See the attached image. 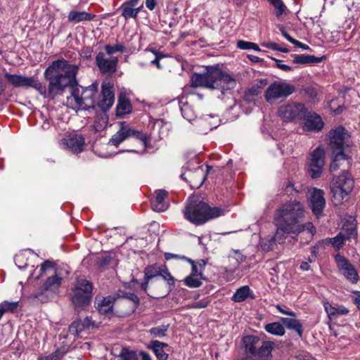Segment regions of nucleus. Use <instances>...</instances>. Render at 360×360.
Instances as JSON below:
<instances>
[{
  "mask_svg": "<svg viewBox=\"0 0 360 360\" xmlns=\"http://www.w3.org/2000/svg\"><path fill=\"white\" fill-rule=\"evenodd\" d=\"M277 10L276 16L279 17L285 13L286 6L281 0H268Z\"/></svg>",
  "mask_w": 360,
  "mask_h": 360,
  "instance_id": "44",
  "label": "nucleus"
},
{
  "mask_svg": "<svg viewBox=\"0 0 360 360\" xmlns=\"http://www.w3.org/2000/svg\"><path fill=\"white\" fill-rule=\"evenodd\" d=\"M140 356H141L142 360H151L150 355L146 352H141Z\"/></svg>",
  "mask_w": 360,
  "mask_h": 360,
  "instance_id": "64",
  "label": "nucleus"
},
{
  "mask_svg": "<svg viewBox=\"0 0 360 360\" xmlns=\"http://www.w3.org/2000/svg\"><path fill=\"white\" fill-rule=\"evenodd\" d=\"M70 65L75 68V72L74 74V82L72 84L67 85L64 89L67 87H70L71 94L67 97L66 105L68 108L77 111L80 110H86V105H84L82 102V98L80 95V88L77 86V82L76 80V75L78 70V68L76 65L70 64ZM65 90H63L64 91Z\"/></svg>",
  "mask_w": 360,
  "mask_h": 360,
  "instance_id": "12",
  "label": "nucleus"
},
{
  "mask_svg": "<svg viewBox=\"0 0 360 360\" xmlns=\"http://www.w3.org/2000/svg\"><path fill=\"white\" fill-rule=\"evenodd\" d=\"M300 226L302 227L301 231L306 230L311 234V236L314 235V233H316V229L314 226L310 222L306 223L304 224H300Z\"/></svg>",
  "mask_w": 360,
  "mask_h": 360,
  "instance_id": "51",
  "label": "nucleus"
},
{
  "mask_svg": "<svg viewBox=\"0 0 360 360\" xmlns=\"http://www.w3.org/2000/svg\"><path fill=\"white\" fill-rule=\"evenodd\" d=\"M335 262L338 269L347 280L353 283L358 281L359 276L354 266L346 258L338 255L335 256Z\"/></svg>",
  "mask_w": 360,
  "mask_h": 360,
  "instance_id": "14",
  "label": "nucleus"
},
{
  "mask_svg": "<svg viewBox=\"0 0 360 360\" xmlns=\"http://www.w3.org/2000/svg\"><path fill=\"white\" fill-rule=\"evenodd\" d=\"M220 88L219 89L229 90L233 89L236 85V80L230 75L221 70L220 76Z\"/></svg>",
  "mask_w": 360,
  "mask_h": 360,
  "instance_id": "27",
  "label": "nucleus"
},
{
  "mask_svg": "<svg viewBox=\"0 0 360 360\" xmlns=\"http://www.w3.org/2000/svg\"><path fill=\"white\" fill-rule=\"evenodd\" d=\"M323 307L330 321L335 320L339 316L346 315L349 313V310L342 305H332L330 302H325Z\"/></svg>",
  "mask_w": 360,
  "mask_h": 360,
  "instance_id": "21",
  "label": "nucleus"
},
{
  "mask_svg": "<svg viewBox=\"0 0 360 360\" xmlns=\"http://www.w3.org/2000/svg\"><path fill=\"white\" fill-rule=\"evenodd\" d=\"M281 321L287 328L295 330L300 337L302 335V326L299 321L292 318H282Z\"/></svg>",
  "mask_w": 360,
  "mask_h": 360,
  "instance_id": "28",
  "label": "nucleus"
},
{
  "mask_svg": "<svg viewBox=\"0 0 360 360\" xmlns=\"http://www.w3.org/2000/svg\"><path fill=\"white\" fill-rule=\"evenodd\" d=\"M119 357L121 358V360H139L137 354L135 352L131 351L127 348L122 349L119 354Z\"/></svg>",
  "mask_w": 360,
  "mask_h": 360,
  "instance_id": "40",
  "label": "nucleus"
},
{
  "mask_svg": "<svg viewBox=\"0 0 360 360\" xmlns=\"http://www.w3.org/2000/svg\"><path fill=\"white\" fill-rule=\"evenodd\" d=\"M52 267V263L49 261H46L40 265V273L38 276H36V279H39L41 276L44 275L45 271Z\"/></svg>",
  "mask_w": 360,
  "mask_h": 360,
  "instance_id": "49",
  "label": "nucleus"
},
{
  "mask_svg": "<svg viewBox=\"0 0 360 360\" xmlns=\"http://www.w3.org/2000/svg\"><path fill=\"white\" fill-rule=\"evenodd\" d=\"M168 329V326H160L152 328L150 330V333L152 335L155 337H163L165 335L166 332Z\"/></svg>",
  "mask_w": 360,
  "mask_h": 360,
  "instance_id": "45",
  "label": "nucleus"
},
{
  "mask_svg": "<svg viewBox=\"0 0 360 360\" xmlns=\"http://www.w3.org/2000/svg\"><path fill=\"white\" fill-rule=\"evenodd\" d=\"M161 273L160 274V276H162L165 281L168 282L172 281L174 283V278L172 276L170 273L169 272L167 268L165 265H162L161 267Z\"/></svg>",
  "mask_w": 360,
  "mask_h": 360,
  "instance_id": "48",
  "label": "nucleus"
},
{
  "mask_svg": "<svg viewBox=\"0 0 360 360\" xmlns=\"http://www.w3.org/2000/svg\"><path fill=\"white\" fill-rule=\"evenodd\" d=\"M294 86L285 82H274L265 91V100L269 103H275L278 99L285 98L294 93Z\"/></svg>",
  "mask_w": 360,
  "mask_h": 360,
  "instance_id": "9",
  "label": "nucleus"
},
{
  "mask_svg": "<svg viewBox=\"0 0 360 360\" xmlns=\"http://www.w3.org/2000/svg\"><path fill=\"white\" fill-rule=\"evenodd\" d=\"M188 262L192 264V271L191 275L196 276L197 277L202 278V271L198 268V266L195 262L188 259Z\"/></svg>",
  "mask_w": 360,
  "mask_h": 360,
  "instance_id": "47",
  "label": "nucleus"
},
{
  "mask_svg": "<svg viewBox=\"0 0 360 360\" xmlns=\"http://www.w3.org/2000/svg\"><path fill=\"white\" fill-rule=\"evenodd\" d=\"M276 309L283 314L289 315L291 316H295V314L293 311H285L281 308L280 305L276 306Z\"/></svg>",
  "mask_w": 360,
  "mask_h": 360,
  "instance_id": "60",
  "label": "nucleus"
},
{
  "mask_svg": "<svg viewBox=\"0 0 360 360\" xmlns=\"http://www.w3.org/2000/svg\"><path fill=\"white\" fill-rule=\"evenodd\" d=\"M131 104L128 101L120 100L117 106V112L119 115H123L130 112Z\"/></svg>",
  "mask_w": 360,
  "mask_h": 360,
  "instance_id": "41",
  "label": "nucleus"
},
{
  "mask_svg": "<svg viewBox=\"0 0 360 360\" xmlns=\"http://www.w3.org/2000/svg\"><path fill=\"white\" fill-rule=\"evenodd\" d=\"M224 213L225 210L210 207L197 195L189 198L184 210V217L195 225L203 224L210 220L224 215Z\"/></svg>",
  "mask_w": 360,
  "mask_h": 360,
  "instance_id": "4",
  "label": "nucleus"
},
{
  "mask_svg": "<svg viewBox=\"0 0 360 360\" xmlns=\"http://www.w3.org/2000/svg\"><path fill=\"white\" fill-rule=\"evenodd\" d=\"M122 15L125 18H136L141 11V8H135L134 7L131 6L125 3L122 6Z\"/></svg>",
  "mask_w": 360,
  "mask_h": 360,
  "instance_id": "37",
  "label": "nucleus"
},
{
  "mask_svg": "<svg viewBox=\"0 0 360 360\" xmlns=\"http://www.w3.org/2000/svg\"><path fill=\"white\" fill-rule=\"evenodd\" d=\"M113 85L110 82H104L101 85V99L98 105L103 110H107L111 108L115 101Z\"/></svg>",
  "mask_w": 360,
  "mask_h": 360,
  "instance_id": "15",
  "label": "nucleus"
},
{
  "mask_svg": "<svg viewBox=\"0 0 360 360\" xmlns=\"http://www.w3.org/2000/svg\"><path fill=\"white\" fill-rule=\"evenodd\" d=\"M96 63L101 72L113 74L117 70L118 59L117 57L107 58L103 52H99L96 56Z\"/></svg>",
  "mask_w": 360,
  "mask_h": 360,
  "instance_id": "16",
  "label": "nucleus"
},
{
  "mask_svg": "<svg viewBox=\"0 0 360 360\" xmlns=\"http://www.w3.org/2000/svg\"><path fill=\"white\" fill-rule=\"evenodd\" d=\"M162 265L153 264L147 266L144 270L146 278L148 279H152L156 276H159L161 273Z\"/></svg>",
  "mask_w": 360,
  "mask_h": 360,
  "instance_id": "36",
  "label": "nucleus"
},
{
  "mask_svg": "<svg viewBox=\"0 0 360 360\" xmlns=\"http://www.w3.org/2000/svg\"><path fill=\"white\" fill-rule=\"evenodd\" d=\"M265 330L275 335H283L285 334V329L283 326L278 322H274L268 323L265 326Z\"/></svg>",
  "mask_w": 360,
  "mask_h": 360,
  "instance_id": "31",
  "label": "nucleus"
},
{
  "mask_svg": "<svg viewBox=\"0 0 360 360\" xmlns=\"http://www.w3.org/2000/svg\"><path fill=\"white\" fill-rule=\"evenodd\" d=\"M328 139L333 156L330 171L333 172L352 157L350 136L344 127H338L329 131Z\"/></svg>",
  "mask_w": 360,
  "mask_h": 360,
  "instance_id": "3",
  "label": "nucleus"
},
{
  "mask_svg": "<svg viewBox=\"0 0 360 360\" xmlns=\"http://www.w3.org/2000/svg\"><path fill=\"white\" fill-rule=\"evenodd\" d=\"M252 42L239 40L237 41V47L241 50H250Z\"/></svg>",
  "mask_w": 360,
  "mask_h": 360,
  "instance_id": "52",
  "label": "nucleus"
},
{
  "mask_svg": "<svg viewBox=\"0 0 360 360\" xmlns=\"http://www.w3.org/2000/svg\"><path fill=\"white\" fill-rule=\"evenodd\" d=\"M84 105H86V110L95 105L94 97L96 95V84H92L80 93Z\"/></svg>",
  "mask_w": 360,
  "mask_h": 360,
  "instance_id": "24",
  "label": "nucleus"
},
{
  "mask_svg": "<svg viewBox=\"0 0 360 360\" xmlns=\"http://www.w3.org/2000/svg\"><path fill=\"white\" fill-rule=\"evenodd\" d=\"M84 139L82 136L70 134L60 141V145L63 149H68L74 153H81L84 146Z\"/></svg>",
  "mask_w": 360,
  "mask_h": 360,
  "instance_id": "13",
  "label": "nucleus"
},
{
  "mask_svg": "<svg viewBox=\"0 0 360 360\" xmlns=\"http://www.w3.org/2000/svg\"><path fill=\"white\" fill-rule=\"evenodd\" d=\"M24 258H25V257L22 255H18L15 257V264H17V266H18L19 269H22L26 268L28 266V264H27V263L25 265L20 264L22 260Z\"/></svg>",
  "mask_w": 360,
  "mask_h": 360,
  "instance_id": "57",
  "label": "nucleus"
},
{
  "mask_svg": "<svg viewBox=\"0 0 360 360\" xmlns=\"http://www.w3.org/2000/svg\"><path fill=\"white\" fill-rule=\"evenodd\" d=\"M278 115L284 122L302 120L306 117V108L301 103H289L279 108Z\"/></svg>",
  "mask_w": 360,
  "mask_h": 360,
  "instance_id": "11",
  "label": "nucleus"
},
{
  "mask_svg": "<svg viewBox=\"0 0 360 360\" xmlns=\"http://www.w3.org/2000/svg\"><path fill=\"white\" fill-rule=\"evenodd\" d=\"M274 60L276 62V67L278 68L279 69L286 72L291 71L292 70V68L290 66L287 65L285 64H282L281 60L275 58Z\"/></svg>",
  "mask_w": 360,
  "mask_h": 360,
  "instance_id": "54",
  "label": "nucleus"
},
{
  "mask_svg": "<svg viewBox=\"0 0 360 360\" xmlns=\"http://www.w3.org/2000/svg\"><path fill=\"white\" fill-rule=\"evenodd\" d=\"M273 349V342H262V346L255 356L248 355L240 360H270L271 353Z\"/></svg>",
  "mask_w": 360,
  "mask_h": 360,
  "instance_id": "20",
  "label": "nucleus"
},
{
  "mask_svg": "<svg viewBox=\"0 0 360 360\" xmlns=\"http://www.w3.org/2000/svg\"><path fill=\"white\" fill-rule=\"evenodd\" d=\"M250 292V290L248 285L243 286L236 290L232 299L234 302H243L248 297Z\"/></svg>",
  "mask_w": 360,
  "mask_h": 360,
  "instance_id": "35",
  "label": "nucleus"
},
{
  "mask_svg": "<svg viewBox=\"0 0 360 360\" xmlns=\"http://www.w3.org/2000/svg\"><path fill=\"white\" fill-rule=\"evenodd\" d=\"M235 259L236 260V265L238 266L240 263L245 261V257L241 255L238 251H235Z\"/></svg>",
  "mask_w": 360,
  "mask_h": 360,
  "instance_id": "58",
  "label": "nucleus"
},
{
  "mask_svg": "<svg viewBox=\"0 0 360 360\" xmlns=\"http://www.w3.org/2000/svg\"><path fill=\"white\" fill-rule=\"evenodd\" d=\"M75 68L65 60H57L46 69L44 78L49 82L48 87L34 77L6 73L5 77L15 87H32L45 98L53 99L63 93L64 88L74 82Z\"/></svg>",
  "mask_w": 360,
  "mask_h": 360,
  "instance_id": "1",
  "label": "nucleus"
},
{
  "mask_svg": "<svg viewBox=\"0 0 360 360\" xmlns=\"http://www.w3.org/2000/svg\"><path fill=\"white\" fill-rule=\"evenodd\" d=\"M156 4H157V0H146V6L150 11L154 10Z\"/></svg>",
  "mask_w": 360,
  "mask_h": 360,
  "instance_id": "59",
  "label": "nucleus"
},
{
  "mask_svg": "<svg viewBox=\"0 0 360 360\" xmlns=\"http://www.w3.org/2000/svg\"><path fill=\"white\" fill-rule=\"evenodd\" d=\"M104 49L108 55H112L116 52L123 53L125 51V46L121 43L113 46L107 44L105 46Z\"/></svg>",
  "mask_w": 360,
  "mask_h": 360,
  "instance_id": "42",
  "label": "nucleus"
},
{
  "mask_svg": "<svg viewBox=\"0 0 360 360\" xmlns=\"http://www.w3.org/2000/svg\"><path fill=\"white\" fill-rule=\"evenodd\" d=\"M345 233L346 235V238L349 240L352 238H355L357 236L356 230L353 225L350 226L349 228H347Z\"/></svg>",
  "mask_w": 360,
  "mask_h": 360,
  "instance_id": "50",
  "label": "nucleus"
},
{
  "mask_svg": "<svg viewBox=\"0 0 360 360\" xmlns=\"http://www.w3.org/2000/svg\"><path fill=\"white\" fill-rule=\"evenodd\" d=\"M84 329L86 328L81 320L74 321L69 328L70 332L74 335H79V333Z\"/></svg>",
  "mask_w": 360,
  "mask_h": 360,
  "instance_id": "43",
  "label": "nucleus"
},
{
  "mask_svg": "<svg viewBox=\"0 0 360 360\" xmlns=\"http://www.w3.org/2000/svg\"><path fill=\"white\" fill-rule=\"evenodd\" d=\"M221 70L218 67L210 66L206 68L204 73H194L191 77V86L205 87L209 89L220 88V76Z\"/></svg>",
  "mask_w": 360,
  "mask_h": 360,
  "instance_id": "6",
  "label": "nucleus"
},
{
  "mask_svg": "<svg viewBox=\"0 0 360 360\" xmlns=\"http://www.w3.org/2000/svg\"><path fill=\"white\" fill-rule=\"evenodd\" d=\"M325 165V150L317 147L310 154L309 159V174L312 179H316L322 174Z\"/></svg>",
  "mask_w": 360,
  "mask_h": 360,
  "instance_id": "10",
  "label": "nucleus"
},
{
  "mask_svg": "<svg viewBox=\"0 0 360 360\" xmlns=\"http://www.w3.org/2000/svg\"><path fill=\"white\" fill-rule=\"evenodd\" d=\"M324 58L320 57L317 58L314 56H309V55H294L293 56V62L295 63H300V64H307V63H318L323 60Z\"/></svg>",
  "mask_w": 360,
  "mask_h": 360,
  "instance_id": "29",
  "label": "nucleus"
},
{
  "mask_svg": "<svg viewBox=\"0 0 360 360\" xmlns=\"http://www.w3.org/2000/svg\"><path fill=\"white\" fill-rule=\"evenodd\" d=\"M345 240H347L346 235L344 232H340L335 237L329 238L328 241L335 249L339 250L343 245Z\"/></svg>",
  "mask_w": 360,
  "mask_h": 360,
  "instance_id": "39",
  "label": "nucleus"
},
{
  "mask_svg": "<svg viewBox=\"0 0 360 360\" xmlns=\"http://www.w3.org/2000/svg\"><path fill=\"white\" fill-rule=\"evenodd\" d=\"M95 18V15L86 11H71L68 15V20L71 23H79L83 21H90Z\"/></svg>",
  "mask_w": 360,
  "mask_h": 360,
  "instance_id": "23",
  "label": "nucleus"
},
{
  "mask_svg": "<svg viewBox=\"0 0 360 360\" xmlns=\"http://www.w3.org/2000/svg\"><path fill=\"white\" fill-rule=\"evenodd\" d=\"M267 85V79H262L259 80L257 84L252 86L248 91L246 92V96H257L260 94L262 91V89Z\"/></svg>",
  "mask_w": 360,
  "mask_h": 360,
  "instance_id": "33",
  "label": "nucleus"
},
{
  "mask_svg": "<svg viewBox=\"0 0 360 360\" xmlns=\"http://www.w3.org/2000/svg\"><path fill=\"white\" fill-rule=\"evenodd\" d=\"M83 323H84V326L85 327V328H89L91 327H94L96 325L94 323V322L91 320V317H86L83 321H82Z\"/></svg>",
  "mask_w": 360,
  "mask_h": 360,
  "instance_id": "56",
  "label": "nucleus"
},
{
  "mask_svg": "<svg viewBox=\"0 0 360 360\" xmlns=\"http://www.w3.org/2000/svg\"><path fill=\"white\" fill-rule=\"evenodd\" d=\"M303 130L308 132H317L323 127V122L320 116L316 115H307L304 117Z\"/></svg>",
  "mask_w": 360,
  "mask_h": 360,
  "instance_id": "18",
  "label": "nucleus"
},
{
  "mask_svg": "<svg viewBox=\"0 0 360 360\" xmlns=\"http://www.w3.org/2000/svg\"><path fill=\"white\" fill-rule=\"evenodd\" d=\"M208 302L207 300H200L199 302H195L191 305L192 308H205L207 306Z\"/></svg>",
  "mask_w": 360,
  "mask_h": 360,
  "instance_id": "55",
  "label": "nucleus"
},
{
  "mask_svg": "<svg viewBox=\"0 0 360 360\" xmlns=\"http://www.w3.org/2000/svg\"><path fill=\"white\" fill-rule=\"evenodd\" d=\"M155 198L151 200V206L155 212H164L168 208V204L165 200L168 197V192L163 189L155 191Z\"/></svg>",
  "mask_w": 360,
  "mask_h": 360,
  "instance_id": "19",
  "label": "nucleus"
},
{
  "mask_svg": "<svg viewBox=\"0 0 360 360\" xmlns=\"http://www.w3.org/2000/svg\"><path fill=\"white\" fill-rule=\"evenodd\" d=\"M120 129L112 136L110 143L117 147L124 140L133 137L137 140L141 141L145 148H148V136L142 131H139L126 124L125 122H120Z\"/></svg>",
  "mask_w": 360,
  "mask_h": 360,
  "instance_id": "8",
  "label": "nucleus"
},
{
  "mask_svg": "<svg viewBox=\"0 0 360 360\" xmlns=\"http://www.w3.org/2000/svg\"><path fill=\"white\" fill-rule=\"evenodd\" d=\"M167 347L168 345L167 343H164L158 340H155L152 342V348L158 360L168 359L169 355L167 353L166 350L165 349V348Z\"/></svg>",
  "mask_w": 360,
  "mask_h": 360,
  "instance_id": "26",
  "label": "nucleus"
},
{
  "mask_svg": "<svg viewBox=\"0 0 360 360\" xmlns=\"http://www.w3.org/2000/svg\"><path fill=\"white\" fill-rule=\"evenodd\" d=\"M354 303L356 304L359 309H360V292L356 294L354 297Z\"/></svg>",
  "mask_w": 360,
  "mask_h": 360,
  "instance_id": "63",
  "label": "nucleus"
},
{
  "mask_svg": "<svg viewBox=\"0 0 360 360\" xmlns=\"http://www.w3.org/2000/svg\"><path fill=\"white\" fill-rule=\"evenodd\" d=\"M60 352L56 351L48 356H41L38 360H59L60 359Z\"/></svg>",
  "mask_w": 360,
  "mask_h": 360,
  "instance_id": "53",
  "label": "nucleus"
},
{
  "mask_svg": "<svg viewBox=\"0 0 360 360\" xmlns=\"http://www.w3.org/2000/svg\"><path fill=\"white\" fill-rule=\"evenodd\" d=\"M328 108L331 111L334 112L335 114H339L342 112V107L340 105H338V100L333 99L328 103Z\"/></svg>",
  "mask_w": 360,
  "mask_h": 360,
  "instance_id": "46",
  "label": "nucleus"
},
{
  "mask_svg": "<svg viewBox=\"0 0 360 360\" xmlns=\"http://www.w3.org/2000/svg\"><path fill=\"white\" fill-rule=\"evenodd\" d=\"M205 279V277L200 278L196 276L189 275L185 278L184 282L188 287L195 288L200 287L202 284V280Z\"/></svg>",
  "mask_w": 360,
  "mask_h": 360,
  "instance_id": "38",
  "label": "nucleus"
},
{
  "mask_svg": "<svg viewBox=\"0 0 360 360\" xmlns=\"http://www.w3.org/2000/svg\"><path fill=\"white\" fill-rule=\"evenodd\" d=\"M46 292L48 290H44V285L34 290L31 295L30 298L33 300L39 301L41 302H46L49 297Z\"/></svg>",
  "mask_w": 360,
  "mask_h": 360,
  "instance_id": "34",
  "label": "nucleus"
},
{
  "mask_svg": "<svg viewBox=\"0 0 360 360\" xmlns=\"http://www.w3.org/2000/svg\"><path fill=\"white\" fill-rule=\"evenodd\" d=\"M18 307V302L4 301L0 303V319L6 313L14 312Z\"/></svg>",
  "mask_w": 360,
  "mask_h": 360,
  "instance_id": "32",
  "label": "nucleus"
},
{
  "mask_svg": "<svg viewBox=\"0 0 360 360\" xmlns=\"http://www.w3.org/2000/svg\"><path fill=\"white\" fill-rule=\"evenodd\" d=\"M354 186V181L352 175L346 171L333 176L330 185L333 202L335 205L342 203L347 198Z\"/></svg>",
  "mask_w": 360,
  "mask_h": 360,
  "instance_id": "5",
  "label": "nucleus"
},
{
  "mask_svg": "<svg viewBox=\"0 0 360 360\" xmlns=\"http://www.w3.org/2000/svg\"><path fill=\"white\" fill-rule=\"evenodd\" d=\"M326 205L324 193L321 189L312 188L309 191V206L314 214L319 216Z\"/></svg>",
  "mask_w": 360,
  "mask_h": 360,
  "instance_id": "17",
  "label": "nucleus"
},
{
  "mask_svg": "<svg viewBox=\"0 0 360 360\" xmlns=\"http://www.w3.org/2000/svg\"><path fill=\"white\" fill-rule=\"evenodd\" d=\"M293 44L297 47L302 48V49L307 50V49H309V46H307V44H304L296 39L293 41Z\"/></svg>",
  "mask_w": 360,
  "mask_h": 360,
  "instance_id": "61",
  "label": "nucleus"
},
{
  "mask_svg": "<svg viewBox=\"0 0 360 360\" xmlns=\"http://www.w3.org/2000/svg\"><path fill=\"white\" fill-rule=\"evenodd\" d=\"M115 299L108 296L101 300H97V309L100 314H108L112 310L113 304Z\"/></svg>",
  "mask_w": 360,
  "mask_h": 360,
  "instance_id": "25",
  "label": "nucleus"
},
{
  "mask_svg": "<svg viewBox=\"0 0 360 360\" xmlns=\"http://www.w3.org/2000/svg\"><path fill=\"white\" fill-rule=\"evenodd\" d=\"M304 216L302 205L297 201L286 202L277 210L275 218L277 230L273 240L283 243L284 234L298 235L302 227L300 220Z\"/></svg>",
  "mask_w": 360,
  "mask_h": 360,
  "instance_id": "2",
  "label": "nucleus"
},
{
  "mask_svg": "<svg viewBox=\"0 0 360 360\" xmlns=\"http://www.w3.org/2000/svg\"><path fill=\"white\" fill-rule=\"evenodd\" d=\"M243 343L246 352L250 356H255L258 353V350L262 345V342H260L259 338L254 335L245 337L243 338Z\"/></svg>",
  "mask_w": 360,
  "mask_h": 360,
  "instance_id": "22",
  "label": "nucleus"
},
{
  "mask_svg": "<svg viewBox=\"0 0 360 360\" xmlns=\"http://www.w3.org/2000/svg\"><path fill=\"white\" fill-rule=\"evenodd\" d=\"M264 46L272 50L278 51L279 49V46L276 43H268L266 44H264Z\"/></svg>",
  "mask_w": 360,
  "mask_h": 360,
  "instance_id": "62",
  "label": "nucleus"
},
{
  "mask_svg": "<svg viewBox=\"0 0 360 360\" xmlns=\"http://www.w3.org/2000/svg\"><path fill=\"white\" fill-rule=\"evenodd\" d=\"M62 278L57 275L51 276L47 278L44 285V290L49 292H55L61 285Z\"/></svg>",
  "mask_w": 360,
  "mask_h": 360,
  "instance_id": "30",
  "label": "nucleus"
},
{
  "mask_svg": "<svg viewBox=\"0 0 360 360\" xmlns=\"http://www.w3.org/2000/svg\"><path fill=\"white\" fill-rule=\"evenodd\" d=\"M92 289V284L86 279L80 278L77 280L71 297L75 308L82 309L89 304Z\"/></svg>",
  "mask_w": 360,
  "mask_h": 360,
  "instance_id": "7",
  "label": "nucleus"
}]
</instances>
